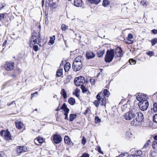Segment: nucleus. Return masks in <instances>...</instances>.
I'll use <instances>...</instances> for the list:
<instances>
[{
	"label": "nucleus",
	"instance_id": "obj_1",
	"mask_svg": "<svg viewBox=\"0 0 157 157\" xmlns=\"http://www.w3.org/2000/svg\"><path fill=\"white\" fill-rule=\"evenodd\" d=\"M42 39L40 38V35L39 33H33V35L30 39L29 46L30 47L33 48V49L35 51L37 52L39 48H38L37 44L40 47L41 45L39 43L42 42Z\"/></svg>",
	"mask_w": 157,
	"mask_h": 157
},
{
	"label": "nucleus",
	"instance_id": "obj_2",
	"mask_svg": "<svg viewBox=\"0 0 157 157\" xmlns=\"http://www.w3.org/2000/svg\"><path fill=\"white\" fill-rule=\"evenodd\" d=\"M137 113L135 110L131 109L124 113L123 117H124L125 119L127 121H129L132 119H134L136 117Z\"/></svg>",
	"mask_w": 157,
	"mask_h": 157
},
{
	"label": "nucleus",
	"instance_id": "obj_3",
	"mask_svg": "<svg viewBox=\"0 0 157 157\" xmlns=\"http://www.w3.org/2000/svg\"><path fill=\"white\" fill-rule=\"evenodd\" d=\"M114 50L113 49L108 50L107 51L105 58V60L106 63L111 62L114 57Z\"/></svg>",
	"mask_w": 157,
	"mask_h": 157
},
{
	"label": "nucleus",
	"instance_id": "obj_4",
	"mask_svg": "<svg viewBox=\"0 0 157 157\" xmlns=\"http://www.w3.org/2000/svg\"><path fill=\"white\" fill-rule=\"evenodd\" d=\"M137 117L131 122V124L133 125H136L143 121L144 117L143 114L141 112L137 113Z\"/></svg>",
	"mask_w": 157,
	"mask_h": 157
},
{
	"label": "nucleus",
	"instance_id": "obj_5",
	"mask_svg": "<svg viewBox=\"0 0 157 157\" xmlns=\"http://www.w3.org/2000/svg\"><path fill=\"white\" fill-rule=\"evenodd\" d=\"M0 134L1 136H3L4 138L7 140L9 141L13 139V137L11 136L10 132L8 130H2Z\"/></svg>",
	"mask_w": 157,
	"mask_h": 157
},
{
	"label": "nucleus",
	"instance_id": "obj_6",
	"mask_svg": "<svg viewBox=\"0 0 157 157\" xmlns=\"http://www.w3.org/2000/svg\"><path fill=\"white\" fill-rule=\"evenodd\" d=\"M84 82L85 78L82 76L75 78L74 80L75 84L76 86H81Z\"/></svg>",
	"mask_w": 157,
	"mask_h": 157
},
{
	"label": "nucleus",
	"instance_id": "obj_7",
	"mask_svg": "<svg viewBox=\"0 0 157 157\" xmlns=\"http://www.w3.org/2000/svg\"><path fill=\"white\" fill-rule=\"evenodd\" d=\"M14 63L13 62L11 61H7L4 66L5 68L6 71H12L14 68Z\"/></svg>",
	"mask_w": 157,
	"mask_h": 157
},
{
	"label": "nucleus",
	"instance_id": "obj_8",
	"mask_svg": "<svg viewBox=\"0 0 157 157\" xmlns=\"http://www.w3.org/2000/svg\"><path fill=\"white\" fill-rule=\"evenodd\" d=\"M149 104L147 101H145L143 102H139V106L140 109L142 111L146 110Z\"/></svg>",
	"mask_w": 157,
	"mask_h": 157
},
{
	"label": "nucleus",
	"instance_id": "obj_9",
	"mask_svg": "<svg viewBox=\"0 0 157 157\" xmlns=\"http://www.w3.org/2000/svg\"><path fill=\"white\" fill-rule=\"evenodd\" d=\"M82 63L79 62H74L72 66V69L75 71H77L80 70L82 67Z\"/></svg>",
	"mask_w": 157,
	"mask_h": 157
},
{
	"label": "nucleus",
	"instance_id": "obj_10",
	"mask_svg": "<svg viewBox=\"0 0 157 157\" xmlns=\"http://www.w3.org/2000/svg\"><path fill=\"white\" fill-rule=\"evenodd\" d=\"M103 96L102 92H100L96 96V98L97 100H95L94 102V104L96 107H98L99 106L100 104V101H101V97Z\"/></svg>",
	"mask_w": 157,
	"mask_h": 157
},
{
	"label": "nucleus",
	"instance_id": "obj_11",
	"mask_svg": "<svg viewBox=\"0 0 157 157\" xmlns=\"http://www.w3.org/2000/svg\"><path fill=\"white\" fill-rule=\"evenodd\" d=\"M62 138L61 136L58 134H54L53 136V140L56 144H58L62 141Z\"/></svg>",
	"mask_w": 157,
	"mask_h": 157
},
{
	"label": "nucleus",
	"instance_id": "obj_12",
	"mask_svg": "<svg viewBox=\"0 0 157 157\" xmlns=\"http://www.w3.org/2000/svg\"><path fill=\"white\" fill-rule=\"evenodd\" d=\"M114 54L116 57H121L123 55L122 50L120 47H117L115 50Z\"/></svg>",
	"mask_w": 157,
	"mask_h": 157
},
{
	"label": "nucleus",
	"instance_id": "obj_13",
	"mask_svg": "<svg viewBox=\"0 0 157 157\" xmlns=\"http://www.w3.org/2000/svg\"><path fill=\"white\" fill-rule=\"evenodd\" d=\"M27 151V148L25 146H18L17 148V152L20 154L22 152H26Z\"/></svg>",
	"mask_w": 157,
	"mask_h": 157
},
{
	"label": "nucleus",
	"instance_id": "obj_14",
	"mask_svg": "<svg viewBox=\"0 0 157 157\" xmlns=\"http://www.w3.org/2000/svg\"><path fill=\"white\" fill-rule=\"evenodd\" d=\"M95 56V54L91 51H88L86 52V56L88 59L93 58Z\"/></svg>",
	"mask_w": 157,
	"mask_h": 157
},
{
	"label": "nucleus",
	"instance_id": "obj_15",
	"mask_svg": "<svg viewBox=\"0 0 157 157\" xmlns=\"http://www.w3.org/2000/svg\"><path fill=\"white\" fill-rule=\"evenodd\" d=\"M137 100L139 101V102H143L145 101H147L144 95L142 94H138L136 96Z\"/></svg>",
	"mask_w": 157,
	"mask_h": 157
},
{
	"label": "nucleus",
	"instance_id": "obj_16",
	"mask_svg": "<svg viewBox=\"0 0 157 157\" xmlns=\"http://www.w3.org/2000/svg\"><path fill=\"white\" fill-rule=\"evenodd\" d=\"M15 124L16 127L19 129H21L23 126V123L22 122L19 121H16Z\"/></svg>",
	"mask_w": 157,
	"mask_h": 157
},
{
	"label": "nucleus",
	"instance_id": "obj_17",
	"mask_svg": "<svg viewBox=\"0 0 157 157\" xmlns=\"http://www.w3.org/2000/svg\"><path fill=\"white\" fill-rule=\"evenodd\" d=\"M82 4V0H74V4L75 6H81Z\"/></svg>",
	"mask_w": 157,
	"mask_h": 157
},
{
	"label": "nucleus",
	"instance_id": "obj_18",
	"mask_svg": "<svg viewBox=\"0 0 157 157\" xmlns=\"http://www.w3.org/2000/svg\"><path fill=\"white\" fill-rule=\"evenodd\" d=\"M100 105L102 106H104L105 107L106 105V98L105 97H101V99L100 101Z\"/></svg>",
	"mask_w": 157,
	"mask_h": 157
},
{
	"label": "nucleus",
	"instance_id": "obj_19",
	"mask_svg": "<svg viewBox=\"0 0 157 157\" xmlns=\"http://www.w3.org/2000/svg\"><path fill=\"white\" fill-rule=\"evenodd\" d=\"M64 142L68 145H70L71 144V140L68 136H65L64 138Z\"/></svg>",
	"mask_w": 157,
	"mask_h": 157
},
{
	"label": "nucleus",
	"instance_id": "obj_20",
	"mask_svg": "<svg viewBox=\"0 0 157 157\" xmlns=\"http://www.w3.org/2000/svg\"><path fill=\"white\" fill-rule=\"evenodd\" d=\"M71 67V64L69 63H67L64 67V69L66 72H67Z\"/></svg>",
	"mask_w": 157,
	"mask_h": 157
},
{
	"label": "nucleus",
	"instance_id": "obj_21",
	"mask_svg": "<svg viewBox=\"0 0 157 157\" xmlns=\"http://www.w3.org/2000/svg\"><path fill=\"white\" fill-rule=\"evenodd\" d=\"M110 2L108 0H103L102 5L104 7H107L110 4Z\"/></svg>",
	"mask_w": 157,
	"mask_h": 157
},
{
	"label": "nucleus",
	"instance_id": "obj_22",
	"mask_svg": "<svg viewBox=\"0 0 157 157\" xmlns=\"http://www.w3.org/2000/svg\"><path fill=\"white\" fill-rule=\"evenodd\" d=\"M61 94L62 95L64 99H65L67 98V92L64 89H62L61 90Z\"/></svg>",
	"mask_w": 157,
	"mask_h": 157
},
{
	"label": "nucleus",
	"instance_id": "obj_23",
	"mask_svg": "<svg viewBox=\"0 0 157 157\" xmlns=\"http://www.w3.org/2000/svg\"><path fill=\"white\" fill-rule=\"evenodd\" d=\"M68 102L70 104L73 105L75 103V101L74 98L71 97L68 99Z\"/></svg>",
	"mask_w": 157,
	"mask_h": 157
},
{
	"label": "nucleus",
	"instance_id": "obj_24",
	"mask_svg": "<svg viewBox=\"0 0 157 157\" xmlns=\"http://www.w3.org/2000/svg\"><path fill=\"white\" fill-rule=\"evenodd\" d=\"M82 57L80 56H78L75 59L74 62L76 63L79 62L80 63H82Z\"/></svg>",
	"mask_w": 157,
	"mask_h": 157
},
{
	"label": "nucleus",
	"instance_id": "obj_25",
	"mask_svg": "<svg viewBox=\"0 0 157 157\" xmlns=\"http://www.w3.org/2000/svg\"><path fill=\"white\" fill-rule=\"evenodd\" d=\"M44 141L43 139L40 137H38L35 140L34 142L36 144H37V142H38L39 143L41 144L43 143Z\"/></svg>",
	"mask_w": 157,
	"mask_h": 157
},
{
	"label": "nucleus",
	"instance_id": "obj_26",
	"mask_svg": "<svg viewBox=\"0 0 157 157\" xmlns=\"http://www.w3.org/2000/svg\"><path fill=\"white\" fill-rule=\"evenodd\" d=\"M63 75V69H59L56 72V76L59 77Z\"/></svg>",
	"mask_w": 157,
	"mask_h": 157
},
{
	"label": "nucleus",
	"instance_id": "obj_27",
	"mask_svg": "<svg viewBox=\"0 0 157 157\" xmlns=\"http://www.w3.org/2000/svg\"><path fill=\"white\" fill-rule=\"evenodd\" d=\"M55 39V36L54 35L52 37H50V40L48 42V43L51 45H52L54 43V40Z\"/></svg>",
	"mask_w": 157,
	"mask_h": 157
},
{
	"label": "nucleus",
	"instance_id": "obj_28",
	"mask_svg": "<svg viewBox=\"0 0 157 157\" xmlns=\"http://www.w3.org/2000/svg\"><path fill=\"white\" fill-rule=\"evenodd\" d=\"M77 115L76 114H71L70 115L69 117V120L71 121H73L76 117Z\"/></svg>",
	"mask_w": 157,
	"mask_h": 157
},
{
	"label": "nucleus",
	"instance_id": "obj_29",
	"mask_svg": "<svg viewBox=\"0 0 157 157\" xmlns=\"http://www.w3.org/2000/svg\"><path fill=\"white\" fill-rule=\"evenodd\" d=\"M152 109L154 112H157V103L156 102L154 103L153 104V106Z\"/></svg>",
	"mask_w": 157,
	"mask_h": 157
},
{
	"label": "nucleus",
	"instance_id": "obj_30",
	"mask_svg": "<svg viewBox=\"0 0 157 157\" xmlns=\"http://www.w3.org/2000/svg\"><path fill=\"white\" fill-rule=\"evenodd\" d=\"M101 1V0H90V2L91 3L98 4Z\"/></svg>",
	"mask_w": 157,
	"mask_h": 157
},
{
	"label": "nucleus",
	"instance_id": "obj_31",
	"mask_svg": "<svg viewBox=\"0 0 157 157\" xmlns=\"http://www.w3.org/2000/svg\"><path fill=\"white\" fill-rule=\"evenodd\" d=\"M104 50H101L100 51L98 52L97 53L98 56L99 57H101L103 56L104 54Z\"/></svg>",
	"mask_w": 157,
	"mask_h": 157
},
{
	"label": "nucleus",
	"instance_id": "obj_32",
	"mask_svg": "<svg viewBox=\"0 0 157 157\" xmlns=\"http://www.w3.org/2000/svg\"><path fill=\"white\" fill-rule=\"evenodd\" d=\"M61 109H63L64 111H66L67 109L69 111V109L67 107V105L65 103L63 104V105L61 107Z\"/></svg>",
	"mask_w": 157,
	"mask_h": 157
},
{
	"label": "nucleus",
	"instance_id": "obj_33",
	"mask_svg": "<svg viewBox=\"0 0 157 157\" xmlns=\"http://www.w3.org/2000/svg\"><path fill=\"white\" fill-rule=\"evenodd\" d=\"M103 93V95L104 94L105 96L106 97H108L110 94L108 90L106 89L104 90L103 93Z\"/></svg>",
	"mask_w": 157,
	"mask_h": 157
},
{
	"label": "nucleus",
	"instance_id": "obj_34",
	"mask_svg": "<svg viewBox=\"0 0 157 157\" xmlns=\"http://www.w3.org/2000/svg\"><path fill=\"white\" fill-rule=\"evenodd\" d=\"M80 88L82 91V92L83 93H85L88 90L83 85L81 86Z\"/></svg>",
	"mask_w": 157,
	"mask_h": 157
},
{
	"label": "nucleus",
	"instance_id": "obj_35",
	"mask_svg": "<svg viewBox=\"0 0 157 157\" xmlns=\"http://www.w3.org/2000/svg\"><path fill=\"white\" fill-rule=\"evenodd\" d=\"M151 43H152V46H154L157 43V38H155L152 39L151 40Z\"/></svg>",
	"mask_w": 157,
	"mask_h": 157
},
{
	"label": "nucleus",
	"instance_id": "obj_36",
	"mask_svg": "<svg viewBox=\"0 0 157 157\" xmlns=\"http://www.w3.org/2000/svg\"><path fill=\"white\" fill-rule=\"evenodd\" d=\"M146 54L148 56H152L154 55V52L152 51H149L146 52Z\"/></svg>",
	"mask_w": 157,
	"mask_h": 157
},
{
	"label": "nucleus",
	"instance_id": "obj_37",
	"mask_svg": "<svg viewBox=\"0 0 157 157\" xmlns=\"http://www.w3.org/2000/svg\"><path fill=\"white\" fill-rule=\"evenodd\" d=\"M152 147L153 149H157V142L154 141L153 142L152 144Z\"/></svg>",
	"mask_w": 157,
	"mask_h": 157
},
{
	"label": "nucleus",
	"instance_id": "obj_38",
	"mask_svg": "<svg viewBox=\"0 0 157 157\" xmlns=\"http://www.w3.org/2000/svg\"><path fill=\"white\" fill-rule=\"evenodd\" d=\"M101 120L99 117L97 116L95 118V121L96 123H98L101 122Z\"/></svg>",
	"mask_w": 157,
	"mask_h": 157
},
{
	"label": "nucleus",
	"instance_id": "obj_39",
	"mask_svg": "<svg viewBox=\"0 0 157 157\" xmlns=\"http://www.w3.org/2000/svg\"><path fill=\"white\" fill-rule=\"evenodd\" d=\"M78 91L79 90H78V89H76V91L75 92H73V94L74 95H75L76 97H78L79 96V95L78 94Z\"/></svg>",
	"mask_w": 157,
	"mask_h": 157
},
{
	"label": "nucleus",
	"instance_id": "obj_40",
	"mask_svg": "<svg viewBox=\"0 0 157 157\" xmlns=\"http://www.w3.org/2000/svg\"><path fill=\"white\" fill-rule=\"evenodd\" d=\"M153 121L157 123V114H155L153 116Z\"/></svg>",
	"mask_w": 157,
	"mask_h": 157
},
{
	"label": "nucleus",
	"instance_id": "obj_41",
	"mask_svg": "<svg viewBox=\"0 0 157 157\" xmlns=\"http://www.w3.org/2000/svg\"><path fill=\"white\" fill-rule=\"evenodd\" d=\"M125 134L126 136L129 137L131 136L132 133L130 131H128L126 132Z\"/></svg>",
	"mask_w": 157,
	"mask_h": 157
},
{
	"label": "nucleus",
	"instance_id": "obj_42",
	"mask_svg": "<svg viewBox=\"0 0 157 157\" xmlns=\"http://www.w3.org/2000/svg\"><path fill=\"white\" fill-rule=\"evenodd\" d=\"M137 155H135L136 157L138 156L140 157L142 154V152L141 151H138L137 152Z\"/></svg>",
	"mask_w": 157,
	"mask_h": 157
},
{
	"label": "nucleus",
	"instance_id": "obj_43",
	"mask_svg": "<svg viewBox=\"0 0 157 157\" xmlns=\"http://www.w3.org/2000/svg\"><path fill=\"white\" fill-rule=\"evenodd\" d=\"M86 138L84 137V136H83L82 139V144L83 145H85L86 143Z\"/></svg>",
	"mask_w": 157,
	"mask_h": 157
},
{
	"label": "nucleus",
	"instance_id": "obj_44",
	"mask_svg": "<svg viewBox=\"0 0 157 157\" xmlns=\"http://www.w3.org/2000/svg\"><path fill=\"white\" fill-rule=\"evenodd\" d=\"M133 37V35L132 34L129 33L128 34V40H130L131 39H132Z\"/></svg>",
	"mask_w": 157,
	"mask_h": 157
},
{
	"label": "nucleus",
	"instance_id": "obj_45",
	"mask_svg": "<svg viewBox=\"0 0 157 157\" xmlns=\"http://www.w3.org/2000/svg\"><path fill=\"white\" fill-rule=\"evenodd\" d=\"M6 14V13L0 14V21L4 18L5 17V16Z\"/></svg>",
	"mask_w": 157,
	"mask_h": 157
},
{
	"label": "nucleus",
	"instance_id": "obj_46",
	"mask_svg": "<svg viewBox=\"0 0 157 157\" xmlns=\"http://www.w3.org/2000/svg\"><path fill=\"white\" fill-rule=\"evenodd\" d=\"M62 30L63 31H65L67 28V26L63 24L61 26Z\"/></svg>",
	"mask_w": 157,
	"mask_h": 157
},
{
	"label": "nucleus",
	"instance_id": "obj_47",
	"mask_svg": "<svg viewBox=\"0 0 157 157\" xmlns=\"http://www.w3.org/2000/svg\"><path fill=\"white\" fill-rule=\"evenodd\" d=\"M90 81L92 85H94L95 83V81L94 79L93 78H91L90 80Z\"/></svg>",
	"mask_w": 157,
	"mask_h": 157
},
{
	"label": "nucleus",
	"instance_id": "obj_48",
	"mask_svg": "<svg viewBox=\"0 0 157 157\" xmlns=\"http://www.w3.org/2000/svg\"><path fill=\"white\" fill-rule=\"evenodd\" d=\"M129 62L131 64H132L133 63L134 64V63H136V61L133 59H130L129 60Z\"/></svg>",
	"mask_w": 157,
	"mask_h": 157
},
{
	"label": "nucleus",
	"instance_id": "obj_49",
	"mask_svg": "<svg viewBox=\"0 0 157 157\" xmlns=\"http://www.w3.org/2000/svg\"><path fill=\"white\" fill-rule=\"evenodd\" d=\"M97 149L98 152L99 153H100L102 155L104 154L103 152L102 151H101V147L100 146H99L97 147Z\"/></svg>",
	"mask_w": 157,
	"mask_h": 157
},
{
	"label": "nucleus",
	"instance_id": "obj_50",
	"mask_svg": "<svg viewBox=\"0 0 157 157\" xmlns=\"http://www.w3.org/2000/svg\"><path fill=\"white\" fill-rule=\"evenodd\" d=\"M141 4L143 6L147 5L146 1H142L141 2Z\"/></svg>",
	"mask_w": 157,
	"mask_h": 157
},
{
	"label": "nucleus",
	"instance_id": "obj_51",
	"mask_svg": "<svg viewBox=\"0 0 157 157\" xmlns=\"http://www.w3.org/2000/svg\"><path fill=\"white\" fill-rule=\"evenodd\" d=\"M89 110V108H87L86 109L85 112L84 113V114L85 115H86L88 113Z\"/></svg>",
	"mask_w": 157,
	"mask_h": 157
},
{
	"label": "nucleus",
	"instance_id": "obj_52",
	"mask_svg": "<svg viewBox=\"0 0 157 157\" xmlns=\"http://www.w3.org/2000/svg\"><path fill=\"white\" fill-rule=\"evenodd\" d=\"M14 104L15 105H16V103H15V101H13L10 103L8 104H7V105L8 106H10L11 105H12L13 104Z\"/></svg>",
	"mask_w": 157,
	"mask_h": 157
},
{
	"label": "nucleus",
	"instance_id": "obj_53",
	"mask_svg": "<svg viewBox=\"0 0 157 157\" xmlns=\"http://www.w3.org/2000/svg\"><path fill=\"white\" fill-rule=\"evenodd\" d=\"M69 111H68V110L67 109V110H66V111H64L65 113H64V115L65 116H68V114L69 112Z\"/></svg>",
	"mask_w": 157,
	"mask_h": 157
},
{
	"label": "nucleus",
	"instance_id": "obj_54",
	"mask_svg": "<svg viewBox=\"0 0 157 157\" xmlns=\"http://www.w3.org/2000/svg\"><path fill=\"white\" fill-rule=\"evenodd\" d=\"M152 33L154 34H157V30L156 29H154L152 30Z\"/></svg>",
	"mask_w": 157,
	"mask_h": 157
},
{
	"label": "nucleus",
	"instance_id": "obj_55",
	"mask_svg": "<svg viewBox=\"0 0 157 157\" xmlns=\"http://www.w3.org/2000/svg\"><path fill=\"white\" fill-rule=\"evenodd\" d=\"M7 43V40H5L4 43H3V44H2V46L3 47H5V48L6 47V44Z\"/></svg>",
	"mask_w": 157,
	"mask_h": 157
},
{
	"label": "nucleus",
	"instance_id": "obj_56",
	"mask_svg": "<svg viewBox=\"0 0 157 157\" xmlns=\"http://www.w3.org/2000/svg\"><path fill=\"white\" fill-rule=\"evenodd\" d=\"M38 94V92H36L35 93H33V94H31V99H32V98L34 96V95L35 94Z\"/></svg>",
	"mask_w": 157,
	"mask_h": 157
},
{
	"label": "nucleus",
	"instance_id": "obj_57",
	"mask_svg": "<svg viewBox=\"0 0 157 157\" xmlns=\"http://www.w3.org/2000/svg\"><path fill=\"white\" fill-rule=\"evenodd\" d=\"M127 154L126 153V154L125 153H122L120 154V155H119V157H124L125 156V155Z\"/></svg>",
	"mask_w": 157,
	"mask_h": 157
},
{
	"label": "nucleus",
	"instance_id": "obj_58",
	"mask_svg": "<svg viewBox=\"0 0 157 157\" xmlns=\"http://www.w3.org/2000/svg\"><path fill=\"white\" fill-rule=\"evenodd\" d=\"M127 157H136L135 155H129Z\"/></svg>",
	"mask_w": 157,
	"mask_h": 157
},
{
	"label": "nucleus",
	"instance_id": "obj_59",
	"mask_svg": "<svg viewBox=\"0 0 157 157\" xmlns=\"http://www.w3.org/2000/svg\"><path fill=\"white\" fill-rule=\"evenodd\" d=\"M148 145L147 144H145L143 146V148H146Z\"/></svg>",
	"mask_w": 157,
	"mask_h": 157
},
{
	"label": "nucleus",
	"instance_id": "obj_60",
	"mask_svg": "<svg viewBox=\"0 0 157 157\" xmlns=\"http://www.w3.org/2000/svg\"><path fill=\"white\" fill-rule=\"evenodd\" d=\"M3 7L2 4H0V10H2Z\"/></svg>",
	"mask_w": 157,
	"mask_h": 157
},
{
	"label": "nucleus",
	"instance_id": "obj_61",
	"mask_svg": "<svg viewBox=\"0 0 157 157\" xmlns=\"http://www.w3.org/2000/svg\"><path fill=\"white\" fill-rule=\"evenodd\" d=\"M154 139L155 140H157V135H156L155 136H154Z\"/></svg>",
	"mask_w": 157,
	"mask_h": 157
},
{
	"label": "nucleus",
	"instance_id": "obj_62",
	"mask_svg": "<svg viewBox=\"0 0 157 157\" xmlns=\"http://www.w3.org/2000/svg\"><path fill=\"white\" fill-rule=\"evenodd\" d=\"M44 0H43L42 1V6H44Z\"/></svg>",
	"mask_w": 157,
	"mask_h": 157
},
{
	"label": "nucleus",
	"instance_id": "obj_63",
	"mask_svg": "<svg viewBox=\"0 0 157 157\" xmlns=\"http://www.w3.org/2000/svg\"><path fill=\"white\" fill-rule=\"evenodd\" d=\"M55 4V3H53L52 4H51L50 6H53Z\"/></svg>",
	"mask_w": 157,
	"mask_h": 157
},
{
	"label": "nucleus",
	"instance_id": "obj_64",
	"mask_svg": "<svg viewBox=\"0 0 157 157\" xmlns=\"http://www.w3.org/2000/svg\"><path fill=\"white\" fill-rule=\"evenodd\" d=\"M11 76L13 77H16V75L15 74H13L11 75Z\"/></svg>",
	"mask_w": 157,
	"mask_h": 157
}]
</instances>
